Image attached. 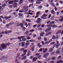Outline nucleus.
Instances as JSON below:
<instances>
[{
    "instance_id": "obj_1",
    "label": "nucleus",
    "mask_w": 63,
    "mask_h": 63,
    "mask_svg": "<svg viewBox=\"0 0 63 63\" xmlns=\"http://www.w3.org/2000/svg\"><path fill=\"white\" fill-rule=\"evenodd\" d=\"M18 0H11L8 3L9 4H12L13 2H18Z\"/></svg>"
},
{
    "instance_id": "obj_2",
    "label": "nucleus",
    "mask_w": 63,
    "mask_h": 63,
    "mask_svg": "<svg viewBox=\"0 0 63 63\" xmlns=\"http://www.w3.org/2000/svg\"><path fill=\"white\" fill-rule=\"evenodd\" d=\"M56 44H55L54 45H55H55H56V48H57V47H59V46L60 45L59 43V41H56Z\"/></svg>"
},
{
    "instance_id": "obj_3",
    "label": "nucleus",
    "mask_w": 63,
    "mask_h": 63,
    "mask_svg": "<svg viewBox=\"0 0 63 63\" xmlns=\"http://www.w3.org/2000/svg\"><path fill=\"white\" fill-rule=\"evenodd\" d=\"M51 30V28H48L45 31V32L47 33L48 32L49 30Z\"/></svg>"
},
{
    "instance_id": "obj_4",
    "label": "nucleus",
    "mask_w": 63,
    "mask_h": 63,
    "mask_svg": "<svg viewBox=\"0 0 63 63\" xmlns=\"http://www.w3.org/2000/svg\"><path fill=\"white\" fill-rule=\"evenodd\" d=\"M61 19H59V20L60 21H63V16H60Z\"/></svg>"
},
{
    "instance_id": "obj_5",
    "label": "nucleus",
    "mask_w": 63,
    "mask_h": 63,
    "mask_svg": "<svg viewBox=\"0 0 63 63\" xmlns=\"http://www.w3.org/2000/svg\"><path fill=\"white\" fill-rule=\"evenodd\" d=\"M11 32H12V31H6L4 33L5 34H7L8 33H9Z\"/></svg>"
},
{
    "instance_id": "obj_6",
    "label": "nucleus",
    "mask_w": 63,
    "mask_h": 63,
    "mask_svg": "<svg viewBox=\"0 0 63 63\" xmlns=\"http://www.w3.org/2000/svg\"><path fill=\"white\" fill-rule=\"evenodd\" d=\"M61 32H62V31L61 30H60L58 31L56 33V34H59V33H61Z\"/></svg>"
},
{
    "instance_id": "obj_7",
    "label": "nucleus",
    "mask_w": 63,
    "mask_h": 63,
    "mask_svg": "<svg viewBox=\"0 0 63 63\" xmlns=\"http://www.w3.org/2000/svg\"><path fill=\"white\" fill-rule=\"evenodd\" d=\"M1 46L2 47H6V45H5V44H2L1 45Z\"/></svg>"
},
{
    "instance_id": "obj_8",
    "label": "nucleus",
    "mask_w": 63,
    "mask_h": 63,
    "mask_svg": "<svg viewBox=\"0 0 63 63\" xmlns=\"http://www.w3.org/2000/svg\"><path fill=\"white\" fill-rule=\"evenodd\" d=\"M47 48H46L43 50V52L45 53V52H46L47 51Z\"/></svg>"
},
{
    "instance_id": "obj_9",
    "label": "nucleus",
    "mask_w": 63,
    "mask_h": 63,
    "mask_svg": "<svg viewBox=\"0 0 63 63\" xmlns=\"http://www.w3.org/2000/svg\"><path fill=\"white\" fill-rule=\"evenodd\" d=\"M26 21L27 22H31V20L29 19H26Z\"/></svg>"
},
{
    "instance_id": "obj_10",
    "label": "nucleus",
    "mask_w": 63,
    "mask_h": 63,
    "mask_svg": "<svg viewBox=\"0 0 63 63\" xmlns=\"http://www.w3.org/2000/svg\"><path fill=\"white\" fill-rule=\"evenodd\" d=\"M33 60V62H35V61H36V60H37V58H34L32 59Z\"/></svg>"
},
{
    "instance_id": "obj_11",
    "label": "nucleus",
    "mask_w": 63,
    "mask_h": 63,
    "mask_svg": "<svg viewBox=\"0 0 63 63\" xmlns=\"http://www.w3.org/2000/svg\"><path fill=\"white\" fill-rule=\"evenodd\" d=\"M44 34H45V33H44V32H42L40 34V36L41 37L43 36V35H44Z\"/></svg>"
},
{
    "instance_id": "obj_12",
    "label": "nucleus",
    "mask_w": 63,
    "mask_h": 63,
    "mask_svg": "<svg viewBox=\"0 0 63 63\" xmlns=\"http://www.w3.org/2000/svg\"><path fill=\"white\" fill-rule=\"evenodd\" d=\"M26 59V56H25L24 57L22 58L21 59V60H23L24 59Z\"/></svg>"
},
{
    "instance_id": "obj_13",
    "label": "nucleus",
    "mask_w": 63,
    "mask_h": 63,
    "mask_svg": "<svg viewBox=\"0 0 63 63\" xmlns=\"http://www.w3.org/2000/svg\"><path fill=\"white\" fill-rule=\"evenodd\" d=\"M29 42H35L36 41L35 40H29Z\"/></svg>"
},
{
    "instance_id": "obj_14",
    "label": "nucleus",
    "mask_w": 63,
    "mask_h": 63,
    "mask_svg": "<svg viewBox=\"0 0 63 63\" xmlns=\"http://www.w3.org/2000/svg\"><path fill=\"white\" fill-rule=\"evenodd\" d=\"M41 18L42 19H46V17H44L43 15L41 17Z\"/></svg>"
},
{
    "instance_id": "obj_15",
    "label": "nucleus",
    "mask_w": 63,
    "mask_h": 63,
    "mask_svg": "<svg viewBox=\"0 0 63 63\" xmlns=\"http://www.w3.org/2000/svg\"><path fill=\"white\" fill-rule=\"evenodd\" d=\"M36 23H41V21L37 20L36 21Z\"/></svg>"
},
{
    "instance_id": "obj_16",
    "label": "nucleus",
    "mask_w": 63,
    "mask_h": 63,
    "mask_svg": "<svg viewBox=\"0 0 63 63\" xmlns=\"http://www.w3.org/2000/svg\"><path fill=\"white\" fill-rule=\"evenodd\" d=\"M53 50V48H50L49 50V51L50 52H52Z\"/></svg>"
},
{
    "instance_id": "obj_17",
    "label": "nucleus",
    "mask_w": 63,
    "mask_h": 63,
    "mask_svg": "<svg viewBox=\"0 0 63 63\" xmlns=\"http://www.w3.org/2000/svg\"><path fill=\"white\" fill-rule=\"evenodd\" d=\"M42 24H39L37 26V28H39V27H40L41 26Z\"/></svg>"
},
{
    "instance_id": "obj_18",
    "label": "nucleus",
    "mask_w": 63,
    "mask_h": 63,
    "mask_svg": "<svg viewBox=\"0 0 63 63\" xmlns=\"http://www.w3.org/2000/svg\"><path fill=\"white\" fill-rule=\"evenodd\" d=\"M36 3L37 4H39L41 3V1H37L36 2Z\"/></svg>"
},
{
    "instance_id": "obj_19",
    "label": "nucleus",
    "mask_w": 63,
    "mask_h": 63,
    "mask_svg": "<svg viewBox=\"0 0 63 63\" xmlns=\"http://www.w3.org/2000/svg\"><path fill=\"white\" fill-rule=\"evenodd\" d=\"M23 1V0H21L19 2V4H21L22 3V2Z\"/></svg>"
},
{
    "instance_id": "obj_20",
    "label": "nucleus",
    "mask_w": 63,
    "mask_h": 63,
    "mask_svg": "<svg viewBox=\"0 0 63 63\" xmlns=\"http://www.w3.org/2000/svg\"><path fill=\"white\" fill-rule=\"evenodd\" d=\"M27 15H30L32 16V15H33V13H27Z\"/></svg>"
},
{
    "instance_id": "obj_21",
    "label": "nucleus",
    "mask_w": 63,
    "mask_h": 63,
    "mask_svg": "<svg viewBox=\"0 0 63 63\" xmlns=\"http://www.w3.org/2000/svg\"><path fill=\"white\" fill-rule=\"evenodd\" d=\"M60 52V51H56V54H58V53H59Z\"/></svg>"
},
{
    "instance_id": "obj_22",
    "label": "nucleus",
    "mask_w": 63,
    "mask_h": 63,
    "mask_svg": "<svg viewBox=\"0 0 63 63\" xmlns=\"http://www.w3.org/2000/svg\"><path fill=\"white\" fill-rule=\"evenodd\" d=\"M45 49V48H41L40 49H39V51H43V49Z\"/></svg>"
},
{
    "instance_id": "obj_23",
    "label": "nucleus",
    "mask_w": 63,
    "mask_h": 63,
    "mask_svg": "<svg viewBox=\"0 0 63 63\" xmlns=\"http://www.w3.org/2000/svg\"><path fill=\"white\" fill-rule=\"evenodd\" d=\"M38 9H41L42 8V6L41 5H40L38 7Z\"/></svg>"
},
{
    "instance_id": "obj_24",
    "label": "nucleus",
    "mask_w": 63,
    "mask_h": 63,
    "mask_svg": "<svg viewBox=\"0 0 63 63\" xmlns=\"http://www.w3.org/2000/svg\"><path fill=\"white\" fill-rule=\"evenodd\" d=\"M54 24V21H52L50 23H49V24Z\"/></svg>"
},
{
    "instance_id": "obj_25",
    "label": "nucleus",
    "mask_w": 63,
    "mask_h": 63,
    "mask_svg": "<svg viewBox=\"0 0 63 63\" xmlns=\"http://www.w3.org/2000/svg\"><path fill=\"white\" fill-rule=\"evenodd\" d=\"M51 26H52V27H56V26H56L55 24L53 25H51Z\"/></svg>"
},
{
    "instance_id": "obj_26",
    "label": "nucleus",
    "mask_w": 63,
    "mask_h": 63,
    "mask_svg": "<svg viewBox=\"0 0 63 63\" xmlns=\"http://www.w3.org/2000/svg\"><path fill=\"white\" fill-rule=\"evenodd\" d=\"M27 40V39H25V38H23L22 39V41H23V42H24L25 41Z\"/></svg>"
},
{
    "instance_id": "obj_27",
    "label": "nucleus",
    "mask_w": 63,
    "mask_h": 63,
    "mask_svg": "<svg viewBox=\"0 0 63 63\" xmlns=\"http://www.w3.org/2000/svg\"><path fill=\"white\" fill-rule=\"evenodd\" d=\"M27 51V50H25L23 51V52L24 53H26V52Z\"/></svg>"
},
{
    "instance_id": "obj_28",
    "label": "nucleus",
    "mask_w": 63,
    "mask_h": 63,
    "mask_svg": "<svg viewBox=\"0 0 63 63\" xmlns=\"http://www.w3.org/2000/svg\"><path fill=\"white\" fill-rule=\"evenodd\" d=\"M52 39L53 40H54V39H56V37H55V36H53Z\"/></svg>"
},
{
    "instance_id": "obj_29",
    "label": "nucleus",
    "mask_w": 63,
    "mask_h": 63,
    "mask_svg": "<svg viewBox=\"0 0 63 63\" xmlns=\"http://www.w3.org/2000/svg\"><path fill=\"white\" fill-rule=\"evenodd\" d=\"M50 41H46L45 43L46 44H49V43H50Z\"/></svg>"
},
{
    "instance_id": "obj_30",
    "label": "nucleus",
    "mask_w": 63,
    "mask_h": 63,
    "mask_svg": "<svg viewBox=\"0 0 63 63\" xmlns=\"http://www.w3.org/2000/svg\"><path fill=\"white\" fill-rule=\"evenodd\" d=\"M23 12H24V11L23 10H19V12L21 13H23Z\"/></svg>"
},
{
    "instance_id": "obj_31",
    "label": "nucleus",
    "mask_w": 63,
    "mask_h": 63,
    "mask_svg": "<svg viewBox=\"0 0 63 63\" xmlns=\"http://www.w3.org/2000/svg\"><path fill=\"white\" fill-rule=\"evenodd\" d=\"M10 23L7 24L6 25V27L7 28H8V27H9V25H10Z\"/></svg>"
},
{
    "instance_id": "obj_32",
    "label": "nucleus",
    "mask_w": 63,
    "mask_h": 63,
    "mask_svg": "<svg viewBox=\"0 0 63 63\" xmlns=\"http://www.w3.org/2000/svg\"><path fill=\"white\" fill-rule=\"evenodd\" d=\"M40 12H37L36 13V15L37 16H39V14H40Z\"/></svg>"
},
{
    "instance_id": "obj_33",
    "label": "nucleus",
    "mask_w": 63,
    "mask_h": 63,
    "mask_svg": "<svg viewBox=\"0 0 63 63\" xmlns=\"http://www.w3.org/2000/svg\"><path fill=\"white\" fill-rule=\"evenodd\" d=\"M51 34V32H49L47 33L46 34V35L47 36H48V35H49V34Z\"/></svg>"
},
{
    "instance_id": "obj_34",
    "label": "nucleus",
    "mask_w": 63,
    "mask_h": 63,
    "mask_svg": "<svg viewBox=\"0 0 63 63\" xmlns=\"http://www.w3.org/2000/svg\"><path fill=\"white\" fill-rule=\"evenodd\" d=\"M51 13L53 14H54V10H52L51 11Z\"/></svg>"
},
{
    "instance_id": "obj_35",
    "label": "nucleus",
    "mask_w": 63,
    "mask_h": 63,
    "mask_svg": "<svg viewBox=\"0 0 63 63\" xmlns=\"http://www.w3.org/2000/svg\"><path fill=\"white\" fill-rule=\"evenodd\" d=\"M49 2H51V3H52L53 1V0H49Z\"/></svg>"
},
{
    "instance_id": "obj_36",
    "label": "nucleus",
    "mask_w": 63,
    "mask_h": 63,
    "mask_svg": "<svg viewBox=\"0 0 63 63\" xmlns=\"http://www.w3.org/2000/svg\"><path fill=\"white\" fill-rule=\"evenodd\" d=\"M61 60H60L59 61H58L57 62V63H60L61 62Z\"/></svg>"
},
{
    "instance_id": "obj_37",
    "label": "nucleus",
    "mask_w": 63,
    "mask_h": 63,
    "mask_svg": "<svg viewBox=\"0 0 63 63\" xmlns=\"http://www.w3.org/2000/svg\"><path fill=\"white\" fill-rule=\"evenodd\" d=\"M39 15H36L34 17L35 18H37V17H39Z\"/></svg>"
},
{
    "instance_id": "obj_38",
    "label": "nucleus",
    "mask_w": 63,
    "mask_h": 63,
    "mask_svg": "<svg viewBox=\"0 0 63 63\" xmlns=\"http://www.w3.org/2000/svg\"><path fill=\"white\" fill-rule=\"evenodd\" d=\"M37 26V24L33 26V27L34 28H35Z\"/></svg>"
},
{
    "instance_id": "obj_39",
    "label": "nucleus",
    "mask_w": 63,
    "mask_h": 63,
    "mask_svg": "<svg viewBox=\"0 0 63 63\" xmlns=\"http://www.w3.org/2000/svg\"><path fill=\"white\" fill-rule=\"evenodd\" d=\"M20 26H21V27H23V24L21 23V24H20Z\"/></svg>"
},
{
    "instance_id": "obj_40",
    "label": "nucleus",
    "mask_w": 63,
    "mask_h": 63,
    "mask_svg": "<svg viewBox=\"0 0 63 63\" xmlns=\"http://www.w3.org/2000/svg\"><path fill=\"white\" fill-rule=\"evenodd\" d=\"M55 59V58L54 57H53L52 58V60H54Z\"/></svg>"
},
{
    "instance_id": "obj_41",
    "label": "nucleus",
    "mask_w": 63,
    "mask_h": 63,
    "mask_svg": "<svg viewBox=\"0 0 63 63\" xmlns=\"http://www.w3.org/2000/svg\"><path fill=\"white\" fill-rule=\"evenodd\" d=\"M40 54L39 53H36L35 54L36 56H38V55H40Z\"/></svg>"
},
{
    "instance_id": "obj_42",
    "label": "nucleus",
    "mask_w": 63,
    "mask_h": 63,
    "mask_svg": "<svg viewBox=\"0 0 63 63\" xmlns=\"http://www.w3.org/2000/svg\"><path fill=\"white\" fill-rule=\"evenodd\" d=\"M38 29L39 30H42V28L41 27H40Z\"/></svg>"
},
{
    "instance_id": "obj_43",
    "label": "nucleus",
    "mask_w": 63,
    "mask_h": 63,
    "mask_svg": "<svg viewBox=\"0 0 63 63\" xmlns=\"http://www.w3.org/2000/svg\"><path fill=\"white\" fill-rule=\"evenodd\" d=\"M51 15L50 14L49 15V16H48V18H50V17H51Z\"/></svg>"
},
{
    "instance_id": "obj_44",
    "label": "nucleus",
    "mask_w": 63,
    "mask_h": 63,
    "mask_svg": "<svg viewBox=\"0 0 63 63\" xmlns=\"http://www.w3.org/2000/svg\"><path fill=\"white\" fill-rule=\"evenodd\" d=\"M37 20L39 21H41V20H42V19L41 18H37Z\"/></svg>"
},
{
    "instance_id": "obj_45",
    "label": "nucleus",
    "mask_w": 63,
    "mask_h": 63,
    "mask_svg": "<svg viewBox=\"0 0 63 63\" xmlns=\"http://www.w3.org/2000/svg\"><path fill=\"white\" fill-rule=\"evenodd\" d=\"M25 25L26 26V27H28V25H27V23H25Z\"/></svg>"
},
{
    "instance_id": "obj_46",
    "label": "nucleus",
    "mask_w": 63,
    "mask_h": 63,
    "mask_svg": "<svg viewBox=\"0 0 63 63\" xmlns=\"http://www.w3.org/2000/svg\"><path fill=\"white\" fill-rule=\"evenodd\" d=\"M29 45V43H27L25 45L26 46H28Z\"/></svg>"
},
{
    "instance_id": "obj_47",
    "label": "nucleus",
    "mask_w": 63,
    "mask_h": 63,
    "mask_svg": "<svg viewBox=\"0 0 63 63\" xmlns=\"http://www.w3.org/2000/svg\"><path fill=\"white\" fill-rule=\"evenodd\" d=\"M55 44V42H53L51 43H50V44L51 45H54Z\"/></svg>"
},
{
    "instance_id": "obj_48",
    "label": "nucleus",
    "mask_w": 63,
    "mask_h": 63,
    "mask_svg": "<svg viewBox=\"0 0 63 63\" xmlns=\"http://www.w3.org/2000/svg\"><path fill=\"white\" fill-rule=\"evenodd\" d=\"M44 26H45V25H44V24H43L41 26V27L42 28H44Z\"/></svg>"
},
{
    "instance_id": "obj_49",
    "label": "nucleus",
    "mask_w": 63,
    "mask_h": 63,
    "mask_svg": "<svg viewBox=\"0 0 63 63\" xmlns=\"http://www.w3.org/2000/svg\"><path fill=\"white\" fill-rule=\"evenodd\" d=\"M45 55H46V56H48V55H49V54L48 53H46L45 54Z\"/></svg>"
},
{
    "instance_id": "obj_50",
    "label": "nucleus",
    "mask_w": 63,
    "mask_h": 63,
    "mask_svg": "<svg viewBox=\"0 0 63 63\" xmlns=\"http://www.w3.org/2000/svg\"><path fill=\"white\" fill-rule=\"evenodd\" d=\"M18 15H19V16H22V14L21 13H19L18 14Z\"/></svg>"
},
{
    "instance_id": "obj_51",
    "label": "nucleus",
    "mask_w": 63,
    "mask_h": 63,
    "mask_svg": "<svg viewBox=\"0 0 63 63\" xmlns=\"http://www.w3.org/2000/svg\"><path fill=\"white\" fill-rule=\"evenodd\" d=\"M6 6V4H4L2 5V6L3 7H5Z\"/></svg>"
},
{
    "instance_id": "obj_52",
    "label": "nucleus",
    "mask_w": 63,
    "mask_h": 63,
    "mask_svg": "<svg viewBox=\"0 0 63 63\" xmlns=\"http://www.w3.org/2000/svg\"><path fill=\"white\" fill-rule=\"evenodd\" d=\"M10 43L8 42L7 43H6V44H5L6 45H10Z\"/></svg>"
},
{
    "instance_id": "obj_53",
    "label": "nucleus",
    "mask_w": 63,
    "mask_h": 63,
    "mask_svg": "<svg viewBox=\"0 0 63 63\" xmlns=\"http://www.w3.org/2000/svg\"><path fill=\"white\" fill-rule=\"evenodd\" d=\"M17 5V3H14L13 4V5Z\"/></svg>"
},
{
    "instance_id": "obj_54",
    "label": "nucleus",
    "mask_w": 63,
    "mask_h": 63,
    "mask_svg": "<svg viewBox=\"0 0 63 63\" xmlns=\"http://www.w3.org/2000/svg\"><path fill=\"white\" fill-rule=\"evenodd\" d=\"M43 57H44L45 58H46L47 57V56L45 55H44Z\"/></svg>"
},
{
    "instance_id": "obj_55",
    "label": "nucleus",
    "mask_w": 63,
    "mask_h": 63,
    "mask_svg": "<svg viewBox=\"0 0 63 63\" xmlns=\"http://www.w3.org/2000/svg\"><path fill=\"white\" fill-rule=\"evenodd\" d=\"M51 26V25H47V27H50Z\"/></svg>"
},
{
    "instance_id": "obj_56",
    "label": "nucleus",
    "mask_w": 63,
    "mask_h": 63,
    "mask_svg": "<svg viewBox=\"0 0 63 63\" xmlns=\"http://www.w3.org/2000/svg\"><path fill=\"white\" fill-rule=\"evenodd\" d=\"M33 38H35L36 37V34H33Z\"/></svg>"
},
{
    "instance_id": "obj_57",
    "label": "nucleus",
    "mask_w": 63,
    "mask_h": 63,
    "mask_svg": "<svg viewBox=\"0 0 63 63\" xmlns=\"http://www.w3.org/2000/svg\"><path fill=\"white\" fill-rule=\"evenodd\" d=\"M43 16L44 17H46V16H47V15H46L45 14H44Z\"/></svg>"
},
{
    "instance_id": "obj_58",
    "label": "nucleus",
    "mask_w": 63,
    "mask_h": 63,
    "mask_svg": "<svg viewBox=\"0 0 63 63\" xmlns=\"http://www.w3.org/2000/svg\"><path fill=\"white\" fill-rule=\"evenodd\" d=\"M26 53H24V54H23L22 55V56H24V55H26Z\"/></svg>"
},
{
    "instance_id": "obj_59",
    "label": "nucleus",
    "mask_w": 63,
    "mask_h": 63,
    "mask_svg": "<svg viewBox=\"0 0 63 63\" xmlns=\"http://www.w3.org/2000/svg\"><path fill=\"white\" fill-rule=\"evenodd\" d=\"M48 10H46L45 11V12L46 13H47L48 12Z\"/></svg>"
},
{
    "instance_id": "obj_60",
    "label": "nucleus",
    "mask_w": 63,
    "mask_h": 63,
    "mask_svg": "<svg viewBox=\"0 0 63 63\" xmlns=\"http://www.w3.org/2000/svg\"><path fill=\"white\" fill-rule=\"evenodd\" d=\"M59 3L58 2H57L56 4V5L57 6H59Z\"/></svg>"
},
{
    "instance_id": "obj_61",
    "label": "nucleus",
    "mask_w": 63,
    "mask_h": 63,
    "mask_svg": "<svg viewBox=\"0 0 63 63\" xmlns=\"http://www.w3.org/2000/svg\"><path fill=\"white\" fill-rule=\"evenodd\" d=\"M3 24H5L6 23V22L5 20H4L3 21Z\"/></svg>"
},
{
    "instance_id": "obj_62",
    "label": "nucleus",
    "mask_w": 63,
    "mask_h": 63,
    "mask_svg": "<svg viewBox=\"0 0 63 63\" xmlns=\"http://www.w3.org/2000/svg\"><path fill=\"white\" fill-rule=\"evenodd\" d=\"M44 40L45 41H47V39L46 38H45L44 39Z\"/></svg>"
},
{
    "instance_id": "obj_63",
    "label": "nucleus",
    "mask_w": 63,
    "mask_h": 63,
    "mask_svg": "<svg viewBox=\"0 0 63 63\" xmlns=\"http://www.w3.org/2000/svg\"><path fill=\"white\" fill-rule=\"evenodd\" d=\"M24 49V48H23L21 49V51H23Z\"/></svg>"
},
{
    "instance_id": "obj_64",
    "label": "nucleus",
    "mask_w": 63,
    "mask_h": 63,
    "mask_svg": "<svg viewBox=\"0 0 63 63\" xmlns=\"http://www.w3.org/2000/svg\"><path fill=\"white\" fill-rule=\"evenodd\" d=\"M34 31L33 30H32L30 31V32H34Z\"/></svg>"
}]
</instances>
